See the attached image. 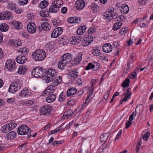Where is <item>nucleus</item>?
Listing matches in <instances>:
<instances>
[{
    "label": "nucleus",
    "mask_w": 153,
    "mask_h": 153,
    "mask_svg": "<svg viewBox=\"0 0 153 153\" xmlns=\"http://www.w3.org/2000/svg\"><path fill=\"white\" fill-rule=\"evenodd\" d=\"M31 94V92L30 90L26 88H24L22 90L19 95L21 97H25L27 96H29Z\"/></svg>",
    "instance_id": "a211bd4d"
},
{
    "label": "nucleus",
    "mask_w": 153,
    "mask_h": 153,
    "mask_svg": "<svg viewBox=\"0 0 153 153\" xmlns=\"http://www.w3.org/2000/svg\"><path fill=\"white\" fill-rule=\"evenodd\" d=\"M28 2V0H19V3L21 5L26 4Z\"/></svg>",
    "instance_id": "6e6d98bb"
},
{
    "label": "nucleus",
    "mask_w": 153,
    "mask_h": 153,
    "mask_svg": "<svg viewBox=\"0 0 153 153\" xmlns=\"http://www.w3.org/2000/svg\"><path fill=\"white\" fill-rule=\"evenodd\" d=\"M33 103L32 100H27L24 102V104L26 105L30 106Z\"/></svg>",
    "instance_id": "3c124183"
},
{
    "label": "nucleus",
    "mask_w": 153,
    "mask_h": 153,
    "mask_svg": "<svg viewBox=\"0 0 153 153\" xmlns=\"http://www.w3.org/2000/svg\"><path fill=\"white\" fill-rule=\"evenodd\" d=\"M130 80L128 78H126L123 82L122 85L123 87L126 88L129 85Z\"/></svg>",
    "instance_id": "e433bc0d"
},
{
    "label": "nucleus",
    "mask_w": 153,
    "mask_h": 153,
    "mask_svg": "<svg viewBox=\"0 0 153 153\" xmlns=\"http://www.w3.org/2000/svg\"><path fill=\"white\" fill-rule=\"evenodd\" d=\"M129 88H128L126 90V91L124 94V97L123 99V101L126 102L129 100V99L130 98L131 96L132 95V93L131 91H129Z\"/></svg>",
    "instance_id": "412c9836"
},
{
    "label": "nucleus",
    "mask_w": 153,
    "mask_h": 153,
    "mask_svg": "<svg viewBox=\"0 0 153 153\" xmlns=\"http://www.w3.org/2000/svg\"><path fill=\"white\" fill-rule=\"evenodd\" d=\"M61 129V127L59 126L58 128H56L54 130H52L49 133V134H52L54 133H56L59 131Z\"/></svg>",
    "instance_id": "c03bdc74"
},
{
    "label": "nucleus",
    "mask_w": 153,
    "mask_h": 153,
    "mask_svg": "<svg viewBox=\"0 0 153 153\" xmlns=\"http://www.w3.org/2000/svg\"><path fill=\"white\" fill-rule=\"evenodd\" d=\"M63 32V29L61 27H59L56 28L52 32L51 37L53 38L58 37Z\"/></svg>",
    "instance_id": "9d476101"
},
{
    "label": "nucleus",
    "mask_w": 153,
    "mask_h": 153,
    "mask_svg": "<svg viewBox=\"0 0 153 153\" xmlns=\"http://www.w3.org/2000/svg\"><path fill=\"white\" fill-rule=\"evenodd\" d=\"M61 141H54L53 142L52 145L53 146H55V145H57L58 144H60L62 143Z\"/></svg>",
    "instance_id": "e2e57ef3"
},
{
    "label": "nucleus",
    "mask_w": 153,
    "mask_h": 153,
    "mask_svg": "<svg viewBox=\"0 0 153 153\" xmlns=\"http://www.w3.org/2000/svg\"><path fill=\"white\" fill-rule=\"evenodd\" d=\"M17 126L16 123L11 122L4 125L1 130L3 133H7L14 129Z\"/></svg>",
    "instance_id": "39448f33"
},
{
    "label": "nucleus",
    "mask_w": 153,
    "mask_h": 153,
    "mask_svg": "<svg viewBox=\"0 0 153 153\" xmlns=\"http://www.w3.org/2000/svg\"><path fill=\"white\" fill-rule=\"evenodd\" d=\"M53 26L55 27H58L59 26V22L57 20H54L53 21Z\"/></svg>",
    "instance_id": "864d4df0"
},
{
    "label": "nucleus",
    "mask_w": 153,
    "mask_h": 153,
    "mask_svg": "<svg viewBox=\"0 0 153 153\" xmlns=\"http://www.w3.org/2000/svg\"><path fill=\"white\" fill-rule=\"evenodd\" d=\"M27 70V68L25 65H21L18 68V73L21 74H24Z\"/></svg>",
    "instance_id": "b1692460"
},
{
    "label": "nucleus",
    "mask_w": 153,
    "mask_h": 153,
    "mask_svg": "<svg viewBox=\"0 0 153 153\" xmlns=\"http://www.w3.org/2000/svg\"><path fill=\"white\" fill-rule=\"evenodd\" d=\"M55 79L52 84H54L56 86L59 85L62 81V77L60 76H57Z\"/></svg>",
    "instance_id": "c756f323"
},
{
    "label": "nucleus",
    "mask_w": 153,
    "mask_h": 153,
    "mask_svg": "<svg viewBox=\"0 0 153 153\" xmlns=\"http://www.w3.org/2000/svg\"><path fill=\"white\" fill-rule=\"evenodd\" d=\"M16 7V4L12 3H9L8 5V8L11 10H14Z\"/></svg>",
    "instance_id": "ea45409f"
},
{
    "label": "nucleus",
    "mask_w": 153,
    "mask_h": 153,
    "mask_svg": "<svg viewBox=\"0 0 153 153\" xmlns=\"http://www.w3.org/2000/svg\"><path fill=\"white\" fill-rule=\"evenodd\" d=\"M46 76L45 79L47 82H49L53 79L55 74H56L55 70L53 69H49L46 73Z\"/></svg>",
    "instance_id": "1a4fd4ad"
},
{
    "label": "nucleus",
    "mask_w": 153,
    "mask_h": 153,
    "mask_svg": "<svg viewBox=\"0 0 153 153\" xmlns=\"http://www.w3.org/2000/svg\"><path fill=\"white\" fill-rule=\"evenodd\" d=\"M13 25L15 28L17 29H20L22 27V24L19 22H15L13 23Z\"/></svg>",
    "instance_id": "72a5a7b5"
},
{
    "label": "nucleus",
    "mask_w": 153,
    "mask_h": 153,
    "mask_svg": "<svg viewBox=\"0 0 153 153\" xmlns=\"http://www.w3.org/2000/svg\"><path fill=\"white\" fill-rule=\"evenodd\" d=\"M82 55L81 53H79L76 57L74 58L72 61V64L76 65L78 64L82 59Z\"/></svg>",
    "instance_id": "6ab92c4d"
},
{
    "label": "nucleus",
    "mask_w": 153,
    "mask_h": 153,
    "mask_svg": "<svg viewBox=\"0 0 153 153\" xmlns=\"http://www.w3.org/2000/svg\"><path fill=\"white\" fill-rule=\"evenodd\" d=\"M65 97H66L65 94L63 92H62L59 96V100L61 102H62L65 100Z\"/></svg>",
    "instance_id": "a19ab883"
},
{
    "label": "nucleus",
    "mask_w": 153,
    "mask_h": 153,
    "mask_svg": "<svg viewBox=\"0 0 153 153\" xmlns=\"http://www.w3.org/2000/svg\"><path fill=\"white\" fill-rule=\"evenodd\" d=\"M86 27L85 26L79 27L77 30V33L79 35H82L85 31Z\"/></svg>",
    "instance_id": "7c9ffc66"
},
{
    "label": "nucleus",
    "mask_w": 153,
    "mask_h": 153,
    "mask_svg": "<svg viewBox=\"0 0 153 153\" xmlns=\"http://www.w3.org/2000/svg\"><path fill=\"white\" fill-rule=\"evenodd\" d=\"M67 21L70 23H79L81 21V19L76 17H71L68 19Z\"/></svg>",
    "instance_id": "aec40b11"
},
{
    "label": "nucleus",
    "mask_w": 153,
    "mask_h": 153,
    "mask_svg": "<svg viewBox=\"0 0 153 153\" xmlns=\"http://www.w3.org/2000/svg\"><path fill=\"white\" fill-rule=\"evenodd\" d=\"M91 7L93 12L95 13L97 11L98 7L97 6V4H94L91 5Z\"/></svg>",
    "instance_id": "79ce46f5"
},
{
    "label": "nucleus",
    "mask_w": 153,
    "mask_h": 153,
    "mask_svg": "<svg viewBox=\"0 0 153 153\" xmlns=\"http://www.w3.org/2000/svg\"><path fill=\"white\" fill-rule=\"evenodd\" d=\"M85 5V2L83 0H78L75 3V6L78 10H81L84 8Z\"/></svg>",
    "instance_id": "2eb2a0df"
},
{
    "label": "nucleus",
    "mask_w": 153,
    "mask_h": 153,
    "mask_svg": "<svg viewBox=\"0 0 153 153\" xmlns=\"http://www.w3.org/2000/svg\"><path fill=\"white\" fill-rule=\"evenodd\" d=\"M110 92V91L109 90H108L107 91L105 94H104V98L105 100H106L108 98Z\"/></svg>",
    "instance_id": "4d7b16f0"
},
{
    "label": "nucleus",
    "mask_w": 153,
    "mask_h": 153,
    "mask_svg": "<svg viewBox=\"0 0 153 153\" xmlns=\"http://www.w3.org/2000/svg\"><path fill=\"white\" fill-rule=\"evenodd\" d=\"M136 76V72H133L132 74H131L130 76V78L131 79H133L135 78Z\"/></svg>",
    "instance_id": "680f3d73"
},
{
    "label": "nucleus",
    "mask_w": 153,
    "mask_h": 153,
    "mask_svg": "<svg viewBox=\"0 0 153 153\" xmlns=\"http://www.w3.org/2000/svg\"><path fill=\"white\" fill-rule=\"evenodd\" d=\"M8 29V25L5 23H3L0 25V30L2 31L6 32Z\"/></svg>",
    "instance_id": "f704fd0d"
},
{
    "label": "nucleus",
    "mask_w": 153,
    "mask_h": 153,
    "mask_svg": "<svg viewBox=\"0 0 153 153\" xmlns=\"http://www.w3.org/2000/svg\"><path fill=\"white\" fill-rule=\"evenodd\" d=\"M109 134L108 133H105L102 134L100 137V140L102 142H105L107 140Z\"/></svg>",
    "instance_id": "a878e982"
},
{
    "label": "nucleus",
    "mask_w": 153,
    "mask_h": 153,
    "mask_svg": "<svg viewBox=\"0 0 153 153\" xmlns=\"http://www.w3.org/2000/svg\"><path fill=\"white\" fill-rule=\"evenodd\" d=\"M96 30L95 28L91 27L88 30V34H91L95 33Z\"/></svg>",
    "instance_id": "49530a36"
},
{
    "label": "nucleus",
    "mask_w": 153,
    "mask_h": 153,
    "mask_svg": "<svg viewBox=\"0 0 153 153\" xmlns=\"http://www.w3.org/2000/svg\"><path fill=\"white\" fill-rule=\"evenodd\" d=\"M52 107L49 105H45L41 109V112L43 115L49 114L51 109Z\"/></svg>",
    "instance_id": "ddd939ff"
},
{
    "label": "nucleus",
    "mask_w": 153,
    "mask_h": 153,
    "mask_svg": "<svg viewBox=\"0 0 153 153\" xmlns=\"http://www.w3.org/2000/svg\"><path fill=\"white\" fill-rule=\"evenodd\" d=\"M134 112H133L132 114L130 116L129 120L130 121H132L134 119Z\"/></svg>",
    "instance_id": "774afa93"
},
{
    "label": "nucleus",
    "mask_w": 153,
    "mask_h": 153,
    "mask_svg": "<svg viewBox=\"0 0 153 153\" xmlns=\"http://www.w3.org/2000/svg\"><path fill=\"white\" fill-rule=\"evenodd\" d=\"M28 31L31 33H34L36 30V26L35 24L32 22H30L27 26Z\"/></svg>",
    "instance_id": "9b49d317"
},
{
    "label": "nucleus",
    "mask_w": 153,
    "mask_h": 153,
    "mask_svg": "<svg viewBox=\"0 0 153 153\" xmlns=\"http://www.w3.org/2000/svg\"><path fill=\"white\" fill-rule=\"evenodd\" d=\"M72 56L69 53L64 54L61 60L58 63V67L61 70H62L66 64L69 63L72 59Z\"/></svg>",
    "instance_id": "f257e3e1"
},
{
    "label": "nucleus",
    "mask_w": 153,
    "mask_h": 153,
    "mask_svg": "<svg viewBox=\"0 0 153 153\" xmlns=\"http://www.w3.org/2000/svg\"><path fill=\"white\" fill-rule=\"evenodd\" d=\"M66 115L68 116H71L73 113V112L71 109H69L66 112Z\"/></svg>",
    "instance_id": "bf43d9fd"
},
{
    "label": "nucleus",
    "mask_w": 153,
    "mask_h": 153,
    "mask_svg": "<svg viewBox=\"0 0 153 153\" xmlns=\"http://www.w3.org/2000/svg\"><path fill=\"white\" fill-rule=\"evenodd\" d=\"M63 3L62 0H55L52 3V4H53L58 8L62 6Z\"/></svg>",
    "instance_id": "c85d7f7f"
},
{
    "label": "nucleus",
    "mask_w": 153,
    "mask_h": 153,
    "mask_svg": "<svg viewBox=\"0 0 153 153\" xmlns=\"http://www.w3.org/2000/svg\"><path fill=\"white\" fill-rule=\"evenodd\" d=\"M150 133L149 132H147L144 134L143 136V139L146 140L147 141L148 140V138L150 136Z\"/></svg>",
    "instance_id": "8fccbe9b"
},
{
    "label": "nucleus",
    "mask_w": 153,
    "mask_h": 153,
    "mask_svg": "<svg viewBox=\"0 0 153 153\" xmlns=\"http://www.w3.org/2000/svg\"><path fill=\"white\" fill-rule=\"evenodd\" d=\"M7 138L8 139L12 140L16 137V133L13 131H12L7 134Z\"/></svg>",
    "instance_id": "473e14b6"
},
{
    "label": "nucleus",
    "mask_w": 153,
    "mask_h": 153,
    "mask_svg": "<svg viewBox=\"0 0 153 153\" xmlns=\"http://www.w3.org/2000/svg\"><path fill=\"white\" fill-rule=\"evenodd\" d=\"M27 61L26 57L23 55H20L17 56L16 58V62L20 64L25 63Z\"/></svg>",
    "instance_id": "dca6fc26"
},
{
    "label": "nucleus",
    "mask_w": 153,
    "mask_h": 153,
    "mask_svg": "<svg viewBox=\"0 0 153 153\" xmlns=\"http://www.w3.org/2000/svg\"><path fill=\"white\" fill-rule=\"evenodd\" d=\"M56 97L55 94H52L50 95L46 98V100L48 103H51L54 101Z\"/></svg>",
    "instance_id": "4be33fe9"
},
{
    "label": "nucleus",
    "mask_w": 153,
    "mask_h": 153,
    "mask_svg": "<svg viewBox=\"0 0 153 153\" xmlns=\"http://www.w3.org/2000/svg\"><path fill=\"white\" fill-rule=\"evenodd\" d=\"M55 86V85L53 84L49 86L44 91L43 93V95L45 96V94H49L53 93L56 89Z\"/></svg>",
    "instance_id": "4468645a"
},
{
    "label": "nucleus",
    "mask_w": 153,
    "mask_h": 153,
    "mask_svg": "<svg viewBox=\"0 0 153 153\" xmlns=\"http://www.w3.org/2000/svg\"><path fill=\"white\" fill-rule=\"evenodd\" d=\"M112 50V46L110 43L105 44L102 47L103 51L106 53L111 52Z\"/></svg>",
    "instance_id": "f3484780"
},
{
    "label": "nucleus",
    "mask_w": 153,
    "mask_h": 153,
    "mask_svg": "<svg viewBox=\"0 0 153 153\" xmlns=\"http://www.w3.org/2000/svg\"><path fill=\"white\" fill-rule=\"evenodd\" d=\"M41 27L43 30L45 31L48 30L51 28L50 25L46 22H43L42 23Z\"/></svg>",
    "instance_id": "cd10ccee"
},
{
    "label": "nucleus",
    "mask_w": 153,
    "mask_h": 153,
    "mask_svg": "<svg viewBox=\"0 0 153 153\" xmlns=\"http://www.w3.org/2000/svg\"><path fill=\"white\" fill-rule=\"evenodd\" d=\"M6 67L10 71H13L17 69L18 67L16 65V63L14 61L9 59L6 63Z\"/></svg>",
    "instance_id": "0eeeda50"
},
{
    "label": "nucleus",
    "mask_w": 153,
    "mask_h": 153,
    "mask_svg": "<svg viewBox=\"0 0 153 153\" xmlns=\"http://www.w3.org/2000/svg\"><path fill=\"white\" fill-rule=\"evenodd\" d=\"M122 132V130L120 129L118 133L117 134V135L116 137H115V140L119 139V138H120V137L121 136Z\"/></svg>",
    "instance_id": "052dcab7"
},
{
    "label": "nucleus",
    "mask_w": 153,
    "mask_h": 153,
    "mask_svg": "<svg viewBox=\"0 0 153 153\" xmlns=\"http://www.w3.org/2000/svg\"><path fill=\"white\" fill-rule=\"evenodd\" d=\"M11 13L10 12L4 11L0 15V19H9L11 17Z\"/></svg>",
    "instance_id": "f8f14e48"
},
{
    "label": "nucleus",
    "mask_w": 153,
    "mask_h": 153,
    "mask_svg": "<svg viewBox=\"0 0 153 153\" xmlns=\"http://www.w3.org/2000/svg\"><path fill=\"white\" fill-rule=\"evenodd\" d=\"M122 24L120 22H115V30L119 29L121 27Z\"/></svg>",
    "instance_id": "603ef678"
},
{
    "label": "nucleus",
    "mask_w": 153,
    "mask_h": 153,
    "mask_svg": "<svg viewBox=\"0 0 153 153\" xmlns=\"http://www.w3.org/2000/svg\"><path fill=\"white\" fill-rule=\"evenodd\" d=\"M85 39L88 41V42L91 43L93 40V38L92 36L88 35L86 36V37Z\"/></svg>",
    "instance_id": "09e8293b"
},
{
    "label": "nucleus",
    "mask_w": 153,
    "mask_h": 153,
    "mask_svg": "<svg viewBox=\"0 0 153 153\" xmlns=\"http://www.w3.org/2000/svg\"><path fill=\"white\" fill-rule=\"evenodd\" d=\"M59 10V8L52 4L49 9V12L52 13H56Z\"/></svg>",
    "instance_id": "2f4dec72"
},
{
    "label": "nucleus",
    "mask_w": 153,
    "mask_h": 153,
    "mask_svg": "<svg viewBox=\"0 0 153 153\" xmlns=\"http://www.w3.org/2000/svg\"><path fill=\"white\" fill-rule=\"evenodd\" d=\"M15 101L13 98H9L7 100V103L9 104H11L13 103Z\"/></svg>",
    "instance_id": "0e129e2a"
},
{
    "label": "nucleus",
    "mask_w": 153,
    "mask_h": 153,
    "mask_svg": "<svg viewBox=\"0 0 153 153\" xmlns=\"http://www.w3.org/2000/svg\"><path fill=\"white\" fill-rule=\"evenodd\" d=\"M44 70L42 67H38L32 70L31 73L32 76L36 78H41L44 76Z\"/></svg>",
    "instance_id": "20e7f679"
},
{
    "label": "nucleus",
    "mask_w": 153,
    "mask_h": 153,
    "mask_svg": "<svg viewBox=\"0 0 153 153\" xmlns=\"http://www.w3.org/2000/svg\"><path fill=\"white\" fill-rule=\"evenodd\" d=\"M70 74L72 77L74 78H76L79 75V72L76 69L71 71Z\"/></svg>",
    "instance_id": "c9c22d12"
},
{
    "label": "nucleus",
    "mask_w": 153,
    "mask_h": 153,
    "mask_svg": "<svg viewBox=\"0 0 153 153\" xmlns=\"http://www.w3.org/2000/svg\"><path fill=\"white\" fill-rule=\"evenodd\" d=\"M33 58L35 61H41L46 57V54L43 50H38L34 52Z\"/></svg>",
    "instance_id": "f03ea898"
},
{
    "label": "nucleus",
    "mask_w": 153,
    "mask_h": 153,
    "mask_svg": "<svg viewBox=\"0 0 153 153\" xmlns=\"http://www.w3.org/2000/svg\"><path fill=\"white\" fill-rule=\"evenodd\" d=\"M94 66V71H97L100 68L99 64L96 62H93Z\"/></svg>",
    "instance_id": "a18cd8bd"
},
{
    "label": "nucleus",
    "mask_w": 153,
    "mask_h": 153,
    "mask_svg": "<svg viewBox=\"0 0 153 153\" xmlns=\"http://www.w3.org/2000/svg\"><path fill=\"white\" fill-rule=\"evenodd\" d=\"M100 59L101 60H106L108 61V59H106V57L103 55H100L99 57Z\"/></svg>",
    "instance_id": "69168bd1"
},
{
    "label": "nucleus",
    "mask_w": 153,
    "mask_h": 153,
    "mask_svg": "<svg viewBox=\"0 0 153 153\" xmlns=\"http://www.w3.org/2000/svg\"><path fill=\"white\" fill-rule=\"evenodd\" d=\"M94 66L93 63V62H91L89 63L88 65L86 66L85 69L87 70H90L91 69H94Z\"/></svg>",
    "instance_id": "37998d69"
},
{
    "label": "nucleus",
    "mask_w": 153,
    "mask_h": 153,
    "mask_svg": "<svg viewBox=\"0 0 153 153\" xmlns=\"http://www.w3.org/2000/svg\"><path fill=\"white\" fill-rule=\"evenodd\" d=\"M114 8L113 7H110L108 9V10L106 11L102 14V16L104 19L108 18V20L111 21L113 18V16H114L113 14L114 13Z\"/></svg>",
    "instance_id": "6e6552de"
},
{
    "label": "nucleus",
    "mask_w": 153,
    "mask_h": 153,
    "mask_svg": "<svg viewBox=\"0 0 153 153\" xmlns=\"http://www.w3.org/2000/svg\"><path fill=\"white\" fill-rule=\"evenodd\" d=\"M31 130L26 125H22L18 127V128L17 133L19 134L20 135H24L26 134L28 132L29 133L27 135V138H29L32 134L31 133Z\"/></svg>",
    "instance_id": "7ed1b4c3"
},
{
    "label": "nucleus",
    "mask_w": 153,
    "mask_h": 153,
    "mask_svg": "<svg viewBox=\"0 0 153 153\" xmlns=\"http://www.w3.org/2000/svg\"><path fill=\"white\" fill-rule=\"evenodd\" d=\"M48 3L46 1H43L40 2L39 6L41 8L43 9L45 8L48 6Z\"/></svg>",
    "instance_id": "4c0bfd02"
},
{
    "label": "nucleus",
    "mask_w": 153,
    "mask_h": 153,
    "mask_svg": "<svg viewBox=\"0 0 153 153\" xmlns=\"http://www.w3.org/2000/svg\"><path fill=\"white\" fill-rule=\"evenodd\" d=\"M27 48H20V51L21 52L22 54H26L27 53Z\"/></svg>",
    "instance_id": "13d9d810"
},
{
    "label": "nucleus",
    "mask_w": 153,
    "mask_h": 153,
    "mask_svg": "<svg viewBox=\"0 0 153 153\" xmlns=\"http://www.w3.org/2000/svg\"><path fill=\"white\" fill-rule=\"evenodd\" d=\"M82 37L80 36H74L72 37V39L71 41V44L73 45L77 44L81 41Z\"/></svg>",
    "instance_id": "5701e85b"
},
{
    "label": "nucleus",
    "mask_w": 153,
    "mask_h": 153,
    "mask_svg": "<svg viewBox=\"0 0 153 153\" xmlns=\"http://www.w3.org/2000/svg\"><path fill=\"white\" fill-rule=\"evenodd\" d=\"M76 89L74 88H71L68 90L67 91V96L68 97H70L72 95L76 93Z\"/></svg>",
    "instance_id": "393cba45"
},
{
    "label": "nucleus",
    "mask_w": 153,
    "mask_h": 153,
    "mask_svg": "<svg viewBox=\"0 0 153 153\" xmlns=\"http://www.w3.org/2000/svg\"><path fill=\"white\" fill-rule=\"evenodd\" d=\"M122 9L121 10V12L123 14L127 13L129 11V8L128 6L125 4L122 5Z\"/></svg>",
    "instance_id": "bb28decb"
},
{
    "label": "nucleus",
    "mask_w": 153,
    "mask_h": 153,
    "mask_svg": "<svg viewBox=\"0 0 153 153\" xmlns=\"http://www.w3.org/2000/svg\"><path fill=\"white\" fill-rule=\"evenodd\" d=\"M94 87H92V88H90L89 90L88 95L89 97H91L92 95L93 94L94 92Z\"/></svg>",
    "instance_id": "5fc2aeb1"
},
{
    "label": "nucleus",
    "mask_w": 153,
    "mask_h": 153,
    "mask_svg": "<svg viewBox=\"0 0 153 153\" xmlns=\"http://www.w3.org/2000/svg\"><path fill=\"white\" fill-rule=\"evenodd\" d=\"M21 88L19 81L14 82L10 85L8 91L11 93H14Z\"/></svg>",
    "instance_id": "423d86ee"
},
{
    "label": "nucleus",
    "mask_w": 153,
    "mask_h": 153,
    "mask_svg": "<svg viewBox=\"0 0 153 153\" xmlns=\"http://www.w3.org/2000/svg\"><path fill=\"white\" fill-rule=\"evenodd\" d=\"M131 123L130 121H127L126 123V128H128L131 125Z\"/></svg>",
    "instance_id": "338daca9"
},
{
    "label": "nucleus",
    "mask_w": 153,
    "mask_h": 153,
    "mask_svg": "<svg viewBox=\"0 0 153 153\" xmlns=\"http://www.w3.org/2000/svg\"><path fill=\"white\" fill-rule=\"evenodd\" d=\"M82 45L84 46H86L88 45L90 43L88 41L85 39H83L81 42Z\"/></svg>",
    "instance_id": "de8ad7c7"
},
{
    "label": "nucleus",
    "mask_w": 153,
    "mask_h": 153,
    "mask_svg": "<svg viewBox=\"0 0 153 153\" xmlns=\"http://www.w3.org/2000/svg\"><path fill=\"white\" fill-rule=\"evenodd\" d=\"M92 53L94 56H98L100 55V51L98 49L96 48L92 50Z\"/></svg>",
    "instance_id": "58836bf2"
}]
</instances>
